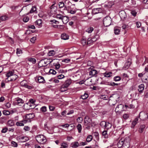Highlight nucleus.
Wrapping results in <instances>:
<instances>
[{
  "label": "nucleus",
  "mask_w": 148,
  "mask_h": 148,
  "mask_svg": "<svg viewBox=\"0 0 148 148\" xmlns=\"http://www.w3.org/2000/svg\"><path fill=\"white\" fill-rule=\"evenodd\" d=\"M119 98L120 96L118 94H113L110 97L109 101L110 102H112V105H114L117 101L119 100Z\"/></svg>",
  "instance_id": "obj_1"
},
{
  "label": "nucleus",
  "mask_w": 148,
  "mask_h": 148,
  "mask_svg": "<svg viewBox=\"0 0 148 148\" xmlns=\"http://www.w3.org/2000/svg\"><path fill=\"white\" fill-rule=\"evenodd\" d=\"M35 138L36 140L40 144H43L47 142V140L46 137L43 135H38Z\"/></svg>",
  "instance_id": "obj_2"
},
{
  "label": "nucleus",
  "mask_w": 148,
  "mask_h": 148,
  "mask_svg": "<svg viewBox=\"0 0 148 148\" xmlns=\"http://www.w3.org/2000/svg\"><path fill=\"white\" fill-rule=\"evenodd\" d=\"M51 60L50 59H45L40 60L39 62L38 66L40 68L45 67L49 64H51Z\"/></svg>",
  "instance_id": "obj_3"
},
{
  "label": "nucleus",
  "mask_w": 148,
  "mask_h": 148,
  "mask_svg": "<svg viewBox=\"0 0 148 148\" xmlns=\"http://www.w3.org/2000/svg\"><path fill=\"white\" fill-rule=\"evenodd\" d=\"M124 145V148H128L130 146V138L128 136L125 138H122Z\"/></svg>",
  "instance_id": "obj_4"
},
{
  "label": "nucleus",
  "mask_w": 148,
  "mask_h": 148,
  "mask_svg": "<svg viewBox=\"0 0 148 148\" xmlns=\"http://www.w3.org/2000/svg\"><path fill=\"white\" fill-rule=\"evenodd\" d=\"M60 60L58 59H54L51 61V64H53V66H55L56 69H58L61 66L60 64Z\"/></svg>",
  "instance_id": "obj_5"
},
{
  "label": "nucleus",
  "mask_w": 148,
  "mask_h": 148,
  "mask_svg": "<svg viewBox=\"0 0 148 148\" xmlns=\"http://www.w3.org/2000/svg\"><path fill=\"white\" fill-rule=\"evenodd\" d=\"M112 19L108 16L105 17L103 20V24L104 26L108 27L111 24Z\"/></svg>",
  "instance_id": "obj_6"
},
{
  "label": "nucleus",
  "mask_w": 148,
  "mask_h": 148,
  "mask_svg": "<svg viewBox=\"0 0 148 148\" xmlns=\"http://www.w3.org/2000/svg\"><path fill=\"white\" fill-rule=\"evenodd\" d=\"M35 115L34 113H31L26 115L25 116L26 119L23 120V123H26L31 121V119H32L34 117Z\"/></svg>",
  "instance_id": "obj_7"
},
{
  "label": "nucleus",
  "mask_w": 148,
  "mask_h": 148,
  "mask_svg": "<svg viewBox=\"0 0 148 148\" xmlns=\"http://www.w3.org/2000/svg\"><path fill=\"white\" fill-rule=\"evenodd\" d=\"M124 106L121 104L117 105L115 109V112L119 114L121 113L124 110Z\"/></svg>",
  "instance_id": "obj_8"
},
{
  "label": "nucleus",
  "mask_w": 148,
  "mask_h": 148,
  "mask_svg": "<svg viewBox=\"0 0 148 148\" xmlns=\"http://www.w3.org/2000/svg\"><path fill=\"white\" fill-rule=\"evenodd\" d=\"M84 122L85 125H90L92 124L91 119L87 115L85 117Z\"/></svg>",
  "instance_id": "obj_9"
},
{
  "label": "nucleus",
  "mask_w": 148,
  "mask_h": 148,
  "mask_svg": "<svg viewBox=\"0 0 148 148\" xmlns=\"http://www.w3.org/2000/svg\"><path fill=\"white\" fill-rule=\"evenodd\" d=\"M139 117L141 119L144 120L148 118V115L145 113L141 112L139 114Z\"/></svg>",
  "instance_id": "obj_10"
},
{
  "label": "nucleus",
  "mask_w": 148,
  "mask_h": 148,
  "mask_svg": "<svg viewBox=\"0 0 148 148\" xmlns=\"http://www.w3.org/2000/svg\"><path fill=\"white\" fill-rule=\"evenodd\" d=\"M119 15L121 19L124 20L127 17L126 13L124 11H121L119 12Z\"/></svg>",
  "instance_id": "obj_11"
},
{
  "label": "nucleus",
  "mask_w": 148,
  "mask_h": 148,
  "mask_svg": "<svg viewBox=\"0 0 148 148\" xmlns=\"http://www.w3.org/2000/svg\"><path fill=\"white\" fill-rule=\"evenodd\" d=\"M14 73V72L12 71H9V72H8L6 74V77H7L6 78V79L8 80V81Z\"/></svg>",
  "instance_id": "obj_12"
},
{
  "label": "nucleus",
  "mask_w": 148,
  "mask_h": 148,
  "mask_svg": "<svg viewBox=\"0 0 148 148\" xmlns=\"http://www.w3.org/2000/svg\"><path fill=\"white\" fill-rule=\"evenodd\" d=\"M24 103V101L21 99L17 98L16 99V104L19 106H21L20 104H23Z\"/></svg>",
  "instance_id": "obj_13"
},
{
  "label": "nucleus",
  "mask_w": 148,
  "mask_h": 148,
  "mask_svg": "<svg viewBox=\"0 0 148 148\" xmlns=\"http://www.w3.org/2000/svg\"><path fill=\"white\" fill-rule=\"evenodd\" d=\"M35 101V100H34L32 99H30L29 100V102L31 103L29 105V106L31 107V109L34 108H35L34 103Z\"/></svg>",
  "instance_id": "obj_14"
},
{
  "label": "nucleus",
  "mask_w": 148,
  "mask_h": 148,
  "mask_svg": "<svg viewBox=\"0 0 148 148\" xmlns=\"http://www.w3.org/2000/svg\"><path fill=\"white\" fill-rule=\"evenodd\" d=\"M57 10V8L56 7H53V6H52L51 7L50 12L52 14H56V13Z\"/></svg>",
  "instance_id": "obj_15"
},
{
  "label": "nucleus",
  "mask_w": 148,
  "mask_h": 148,
  "mask_svg": "<svg viewBox=\"0 0 148 148\" xmlns=\"http://www.w3.org/2000/svg\"><path fill=\"white\" fill-rule=\"evenodd\" d=\"M122 140L123 139H122L121 138L117 143V146L119 148H121L122 147L123 148H124L123 143Z\"/></svg>",
  "instance_id": "obj_16"
},
{
  "label": "nucleus",
  "mask_w": 148,
  "mask_h": 148,
  "mask_svg": "<svg viewBox=\"0 0 148 148\" xmlns=\"http://www.w3.org/2000/svg\"><path fill=\"white\" fill-rule=\"evenodd\" d=\"M138 118L137 117L132 122V126H131L132 128H134L135 126L138 123Z\"/></svg>",
  "instance_id": "obj_17"
},
{
  "label": "nucleus",
  "mask_w": 148,
  "mask_h": 148,
  "mask_svg": "<svg viewBox=\"0 0 148 148\" xmlns=\"http://www.w3.org/2000/svg\"><path fill=\"white\" fill-rule=\"evenodd\" d=\"M18 77V76L14 74V73L13 74L11 77L10 78L8 81H13L15 80Z\"/></svg>",
  "instance_id": "obj_18"
},
{
  "label": "nucleus",
  "mask_w": 148,
  "mask_h": 148,
  "mask_svg": "<svg viewBox=\"0 0 148 148\" xmlns=\"http://www.w3.org/2000/svg\"><path fill=\"white\" fill-rule=\"evenodd\" d=\"M61 38L64 40H66L69 39V36L65 33L62 34L61 35Z\"/></svg>",
  "instance_id": "obj_19"
},
{
  "label": "nucleus",
  "mask_w": 148,
  "mask_h": 148,
  "mask_svg": "<svg viewBox=\"0 0 148 148\" xmlns=\"http://www.w3.org/2000/svg\"><path fill=\"white\" fill-rule=\"evenodd\" d=\"M144 84H142L138 86V90L140 93H142L143 90L144 88Z\"/></svg>",
  "instance_id": "obj_20"
},
{
  "label": "nucleus",
  "mask_w": 148,
  "mask_h": 148,
  "mask_svg": "<svg viewBox=\"0 0 148 148\" xmlns=\"http://www.w3.org/2000/svg\"><path fill=\"white\" fill-rule=\"evenodd\" d=\"M112 126V123H110L108 122H106V125L105 126V128H106L107 130H108L111 128Z\"/></svg>",
  "instance_id": "obj_21"
},
{
  "label": "nucleus",
  "mask_w": 148,
  "mask_h": 148,
  "mask_svg": "<svg viewBox=\"0 0 148 148\" xmlns=\"http://www.w3.org/2000/svg\"><path fill=\"white\" fill-rule=\"evenodd\" d=\"M62 20L63 23L65 24L68 21V17L67 16H63Z\"/></svg>",
  "instance_id": "obj_22"
},
{
  "label": "nucleus",
  "mask_w": 148,
  "mask_h": 148,
  "mask_svg": "<svg viewBox=\"0 0 148 148\" xmlns=\"http://www.w3.org/2000/svg\"><path fill=\"white\" fill-rule=\"evenodd\" d=\"M103 74L105 77H110L112 75V73L111 72H106Z\"/></svg>",
  "instance_id": "obj_23"
},
{
  "label": "nucleus",
  "mask_w": 148,
  "mask_h": 148,
  "mask_svg": "<svg viewBox=\"0 0 148 148\" xmlns=\"http://www.w3.org/2000/svg\"><path fill=\"white\" fill-rule=\"evenodd\" d=\"M79 144L78 142L76 141L71 143V145L72 148H76L78 147Z\"/></svg>",
  "instance_id": "obj_24"
},
{
  "label": "nucleus",
  "mask_w": 148,
  "mask_h": 148,
  "mask_svg": "<svg viewBox=\"0 0 148 148\" xmlns=\"http://www.w3.org/2000/svg\"><path fill=\"white\" fill-rule=\"evenodd\" d=\"M27 60L29 62L32 63L33 64H35L36 62V60L34 58H27Z\"/></svg>",
  "instance_id": "obj_25"
},
{
  "label": "nucleus",
  "mask_w": 148,
  "mask_h": 148,
  "mask_svg": "<svg viewBox=\"0 0 148 148\" xmlns=\"http://www.w3.org/2000/svg\"><path fill=\"white\" fill-rule=\"evenodd\" d=\"M97 73V71L95 69H93L90 71L89 75H90L94 76Z\"/></svg>",
  "instance_id": "obj_26"
},
{
  "label": "nucleus",
  "mask_w": 148,
  "mask_h": 148,
  "mask_svg": "<svg viewBox=\"0 0 148 148\" xmlns=\"http://www.w3.org/2000/svg\"><path fill=\"white\" fill-rule=\"evenodd\" d=\"M67 88L68 87L63 84L61 86L60 88V91L62 92L65 91L67 90Z\"/></svg>",
  "instance_id": "obj_27"
},
{
  "label": "nucleus",
  "mask_w": 148,
  "mask_h": 148,
  "mask_svg": "<svg viewBox=\"0 0 148 148\" xmlns=\"http://www.w3.org/2000/svg\"><path fill=\"white\" fill-rule=\"evenodd\" d=\"M42 21L41 19L37 20L35 22L36 25L40 27L42 26Z\"/></svg>",
  "instance_id": "obj_28"
},
{
  "label": "nucleus",
  "mask_w": 148,
  "mask_h": 148,
  "mask_svg": "<svg viewBox=\"0 0 148 148\" xmlns=\"http://www.w3.org/2000/svg\"><path fill=\"white\" fill-rule=\"evenodd\" d=\"M17 138H19L20 140H21L22 142H25L26 141L28 140L27 138L26 137L24 136H19L17 137Z\"/></svg>",
  "instance_id": "obj_29"
},
{
  "label": "nucleus",
  "mask_w": 148,
  "mask_h": 148,
  "mask_svg": "<svg viewBox=\"0 0 148 148\" xmlns=\"http://www.w3.org/2000/svg\"><path fill=\"white\" fill-rule=\"evenodd\" d=\"M145 127V126L144 125H140V127L138 130V132L140 133H142L144 130V129Z\"/></svg>",
  "instance_id": "obj_30"
},
{
  "label": "nucleus",
  "mask_w": 148,
  "mask_h": 148,
  "mask_svg": "<svg viewBox=\"0 0 148 148\" xmlns=\"http://www.w3.org/2000/svg\"><path fill=\"white\" fill-rule=\"evenodd\" d=\"M38 81L40 83H44L45 81L43 77L39 76L38 78Z\"/></svg>",
  "instance_id": "obj_31"
},
{
  "label": "nucleus",
  "mask_w": 148,
  "mask_h": 148,
  "mask_svg": "<svg viewBox=\"0 0 148 148\" xmlns=\"http://www.w3.org/2000/svg\"><path fill=\"white\" fill-rule=\"evenodd\" d=\"M103 136L105 138H106L108 137V135L107 134V130H104L102 132V133Z\"/></svg>",
  "instance_id": "obj_32"
},
{
  "label": "nucleus",
  "mask_w": 148,
  "mask_h": 148,
  "mask_svg": "<svg viewBox=\"0 0 148 148\" xmlns=\"http://www.w3.org/2000/svg\"><path fill=\"white\" fill-rule=\"evenodd\" d=\"M71 82V81L70 79H68L65 82L64 84L68 87Z\"/></svg>",
  "instance_id": "obj_33"
},
{
  "label": "nucleus",
  "mask_w": 148,
  "mask_h": 148,
  "mask_svg": "<svg viewBox=\"0 0 148 148\" xmlns=\"http://www.w3.org/2000/svg\"><path fill=\"white\" fill-rule=\"evenodd\" d=\"M56 54V52L53 50L49 51L48 53V55L49 56H53Z\"/></svg>",
  "instance_id": "obj_34"
},
{
  "label": "nucleus",
  "mask_w": 148,
  "mask_h": 148,
  "mask_svg": "<svg viewBox=\"0 0 148 148\" xmlns=\"http://www.w3.org/2000/svg\"><path fill=\"white\" fill-rule=\"evenodd\" d=\"M23 120L19 122H17L16 123V125L18 126H24V124L23 123Z\"/></svg>",
  "instance_id": "obj_35"
},
{
  "label": "nucleus",
  "mask_w": 148,
  "mask_h": 148,
  "mask_svg": "<svg viewBox=\"0 0 148 148\" xmlns=\"http://www.w3.org/2000/svg\"><path fill=\"white\" fill-rule=\"evenodd\" d=\"M60 145V148H66L68 147V145L66 143H63Z\"/></svg>",
  "instance_id": "obj_36"
},
{
  "label": "nucleus",
  "mask_w": 148,
  "mask_h": 148,
  "mask_svg": "<svg viewBox=\"0 0 148 148\" xmlns=\"http://www.w3.org/2000/svg\"><path fill=\"white\" fill-rule=\"evenodd\" d=\"M27 83L26 80H23L21 82L20 84L21 86L24 87L25 86H26Z\"/></svg>",
  "instance_id": "obj_37"
},
{
  "label": "nucleus",
  "mask_w": 148,
  "mask_h": 148,
  "mask_svg": "<svg viewBox=\"0 0 148 148\" xmlns=\"http://www.w3.org/2000/svg\"><path fill=\"white\" fill-rule=\"evenodd\" d=\"M99 98L103 100H107L108 99V97L107 96L102 95L99 96Z\"/></svg>",
  "instance_id": "obj_38"
},
{
  "label": "nucleus",
  "mask_w": 148,
  "mask_h": 148,
  "mask_svg": "<svg viewBox=\"0 0 148 148\" xmlns=\"http://www.w3.org/2000/svg\"><path fill=\"white\" fill-rule=\"evenodd\" d=\"M77 128L78 130V132L80 133L82 131V126L80 124H79L77 126Z\"/></svg>",
  "instance_id": "obj_39"
},
{
  "label": "nucleus",
  "mask_w": 148,
  "mask_h": 148,
  "mask_svg": "<svg viewBox=\"0 0 148 148\" xmlns=\"http://www.w3.org/2000/svg\"><path fill=\"white\" fill-rule=\"evenodd\" d=\"M93 30V28L92 27H90L87 28L86 30V32L89 33H91Z\"/></svg>",
  "instance_id": "obj_40"
},
{
  "label": "nucleus",
  "mask_w": 148,
  "mask_h": 148,
  "mask_svg": "<svg viewBox=\"0 0 148 148\" xmlns=\"http://www.w3.org/2000/svg\"><path fill=\"white\" fill-rule=\"evenodd\" d=\"M81 42L83 45L84 46L86 42V39L84 37H83L81 39Z\"/></svg>",
  "instance_id": "obj_41"
},
{
  "label": "nucleus",
  "mask_w": 148,
  "mask_h": 148,
  "mask_svg": "<svg viewBox=\"0 0 148 148\" xmlns=\"http://www.w3.org/2000/svg\"><path fill=\"white\" fill-rule=\"evenodd\" d=\"M8 125L10 126H12L14 125V123L12 120H9L8 122Z\"/></svg>",
  "instance_id": "obj_42"
},
{
  "label": "nucleus",
  "mask_w": 148,
  "mask_h": 148,
  "mask_svg": "<svg viewBox=\"0 0 148 148\" xmlns=\"http://www.w3.org/2000/svg\"><path fill=\"white\" fill-rule=\"evenodd\" d=\"M92 139V136L91 135H88L86 138V141L87 142H89L91 141Z\"/></svg>",
  "instance_id": "obj_43"
},
{
  "label": "nucleus",
  "mask_w": 148,
  "mask_h": 148,
  "mask_svg": "<svg viewBox=\"0 0 148 148\" xmlns=\"http://www.w3.org/2000/svg\"><path fill=\"white\" fill-rule=\"evenodd\" d=\"M88 97V94L87 93H85L84 95L81 96V98L83 99H86Z\"/></svg>",
  "instance_id": "obj_44"
},
{
  "label": "nucleus",
  "mask_w": 148,
  "mask_h": 148,
  "mask_svg": "<svg viewBox=\"0 0 148 148\" xmlns=\"http://www.w3.org/2000/svg\"><path fill=\"white\" fill-rule=\"evenodd\" d=\"M58 5L59 8H60L64 7L65 6L64 3L62 1L59 2Z\"/></svg>",
  "instance_id": "obj_45"
},
{
  "label": "nucleus",
  "mask_w": 148,
  "mask_h": 148,
  "mask_svg": "<svg viewBox=\"0 0 148 148\" xmlns=\"http://www.w3.org/2000/svg\"><path fill=\"white\" fill-rule=\"evenodd\" d=\"M121 79V77L118 76L114 77V80L115 82L119 81H120Z\"/></svg>",
  "instance_id": "obj_46"
},
{
  "label": "nucleus",
  "mask_w": 148,
  "mask_h": 148,
  "mask_svg": "<svg viewBox=\"0 0 148 148\" xmlns=\"http://www.w3.org/2000/svg\"><path fill=\"white\" fill-rule=\"evenodd\" d=\"M130 116V115L128 114H124L123 116V118L125 120L128 119Z\"/></svg>",
  "instance_id": "obj_47"
},
{
  "label": "nucleus",
  "mask_w": 148,
  "mask_h": 148,
  "mask_svg": "<svg viewBox=\"0 0 148 148\" xmlns=\"http://www.w3.org/2000/svg\"><path fill=\"white\" fill-rule=\"evenodd\" d=\"M120 32V30L115 27L114 28V33L116 35H118L119 34Z\"/></svg>",
  "instance_id": "obj_48"
},
{
  "label": "nucleus",
  "mask_w": 148,
  "mask_h": 148,
  "mask_svg": "<svg viewBox=\"0 0 148 148\" xmlns=\"http://www.w3.org/2000/svg\"><path fill=\"white\" fill-rule=\"evenodd\" d=\"M36 6H32L30 11V13H33L36 12Z\"/></svg>",
  "instance_id": "obj_49"
},
{
  "label": "nucleus",
  "mask_w": 148,
  "mask_h": 148,
  "mask_svg": "<svg viewBox=\"0 0 148 148\" xmlns=\"http://www.w3.org/2000/svg\"><path fill=\"white\" fill-rule=\"evenodd\" d=\"M16 53L17 55H18V56H19V54H22V51L19 48H17L16 49Z\"/></svg>",
  "instance_id": "obj_50"
},
{
  "label": "nucleus",
  "mask_w": 148,
  "mask_h": 148,
  "mask_svg": "<svg viewBox=\"0 0 148 148\" xmlns=\"http://www.w3.org/2000/svg\"><path fill=\"white\" fill-rule=\"evenodd\" d=\"M11 146L14 147H16L18 146L17 143L15 141H12L11 142Z\"/></svg>",
  "instance_id": "obj_51"
},
{
  "label": "nucleus",
  "mask_w": 148,
  "mask_h": 148,
  "mask_svg": "<svg viewBox=\"0 0 148 148\" xmlns=\"http://www.w3.org/2000/svg\"><path fill=\"white\" fill-rule=\"evenodd\" d=\"M63 16L61 14H58L56 15V18L57 19L62 20Z\"/></svg>",
  "instance_id": "obj_52"
},
{
  "label": "nucleus",
  "mask_w": 148,
  "mask_h": 148,
  "mask_svg": "<svg viewBox=\"0 0 148 148\" xmlns=\"http://www.w3.org/2000/svg\"><path fill=\"white\" fill-rule=\"evenodd\" d=\"M3 113L5 115H8L10 114V112L8 110H4L3 111Z\"/></svg>",
  "instance_id": "obj_53"
},
{
  "label": "nucleus",
  "mask_w": 148,
  "mask_h": 148,
  "mask_svg": "<svg viewBox=\"0 0 148 148\" xmlns=\"http://www.w3.org/2000/svg\"><path fill=\"white\" fill-rule=\"evenodd\" d=\"M125 106L126 108H133L134 107V105L132 104H130L128 105H125Z\"/></svg>",
  "instance_id": "obj_54"
},
{
  "label": "nucleus",
  "mask_w": 148,
  "mask_h": 148,
  "mask_svg": "<svg viewBox=\"0 0 148 148\" xmlns=\"http://www.w3.org/2000/svg\"><path fill=\"white\" fill-rule=\"evenodd\" d=\"M64 75L62 74H60L59 75H58L57 76L58 79H62L64 78Z\"/></svg>",
  "instance_id": "obj_55"
},
{
  "label": "nucleus",
  "mask_w": 148,
  "mask_h": 148,
  "mask_svg": "<svg viewBox=\"0 0 148 148\" xmlns=\"http://www.w3.org/2000/svg\"><path fill=\"white\" fill-rule=\"evenodd\" d=\"M8 17L5 15L1 17L0 19L2 21H5L8 19Z\"/></svg>",
  "instance_id": "obj_56"
},
{
  "label": "nucleus",
  "mask_w": 148,
  "mask_h": 148,
  "mask_svg": "<svg viewBox=\"0 0 148 148\" xmlns=\"http://www.w3.org/2000/svg\"><path fill=\"white\" fill-rule=\"evenodd\" d=\"M24 87L28 89H31L33 88V86L31 85H29L27 83Z\"/></svg>",
  "instance_id": "obj_57"
},
{
  "label": "nucleus",
  "mask_w": 148,
  "mask_h": 148,
  "mask_svg": "<svg viewBox=\"0 0 148 148\" xmlns=\"http://www.w3.org/2000/svg\"><path fill=\"white\" fill-rule=\"evenodd\" d=\"M49 72L50 73L53 75H55L57 73L53 69H50L49 71Z\"/></svg>",
  "instance_id": "obj_58"
},
{
  "label": "nucleus",
  "mask_w": 148,
  "mask_h": 148,
  "mask_svg": "<svg viewBox=\"0 0 148 148\" xmlns=\"http://www.w3.org/2000/svg\"><path fill=\"white\" fill-rule=\"evenodd\" d=\"M29 20V18L28 16H26L23 18V21L25 22H28Z\"/></svg>",
  "instance_id": "obj_59"
},
{
  "label": "nucleus",
  "mask_w": 148,
  "mask_h": 148,
  "mask_svg": "<svg viewBox=\"0 0 148 148\" xmlns=\"http://www.w3.org/2000/svg\"><path fill=\"white\" fill-rule=\"evenodd\" d=\"M40 110L43 112H45L47 111V108L45 106H43L40 108Z\"/></svg>",
  "instance_id": "obj_60"
},
{
  "label": "nucleus",
  "mask_w": 148,
  "mask_h": 148,
  "mask_svg": "<svg viewBox=\"0 0 148 148\" xmlns=\"http://www.w3.org/2000/svg\"><path fill=\"white\" fill-rule=\"evenodd\" d=\"M94 135L98 140L99 139V134L98 132H95L93 133Z\"/></svg>",
  "instance_id": "obj_61"
},
{
  "label": "nucleus",
  "mask_w": 148,
  "mask_h": 148,
  "mask_svg": "<svg viewBox=\"0 0 148 148\" xmlns=\"http://www.w3.org/2000/svg\"><path fill=\"white\" fill-rule=\"evenodd\" d=\"M87 141H85L84 142H81L79 143V146H84L87 144Z\"/></svg>",
  "instance_id": "obj_62"
},
{
  "label": "nucleus",
  "mask_w": 148,
  "mask_h": 148,
  "mask_svg": "<svg viewBox=\"0 0 148 148\" xmlns=\"http://www.w3.org/2000/svg\"><path fill=\"white\" fill-rule=\"evenodd\" d=\"M106 122L105 121H102L100 123V125L102 127H105L106 125Z\"/></svg>",
  "instance_id": "obj_63"
},
{
  "label": "nucleus",
  "mask_w": 148,
  "mask_h": 148,
  "mask_svg": "<svg viewBox=\"0 0 148 148\" xmlns=\"http://www.w3.org/2000/svg\"><path fill=\"white\" fill-rule=\"evenodd\" d=\"M8 128L7 127H5L3 128L1 131L2 133H5L7 131Z\"/></svg>",
  "instance_id": "obj_64"
}]
</instances>
